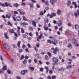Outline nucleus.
I'll return each instance as SVG.
<instances>
[{"label":"nucleus","mask_w":79,"mask_h":79,"mask_svg":"<svg viewBox=\"0 0 79 79\" xmlns=\"http://www.w3.org/2000/svg\"><path fill=\"white\" fill-rule=\"evenodd\" d=\"M4 47L5 48L6 50V51H8L9 50V49H10V48L8 45L6 43H5L3 44Z\"/></svg>","instance_id":"obj_1"},{"label":"nucleus","mask_w":79,"mask_h":79,"mask_svg":"<svg viewBox=\"0 0 79 79\" xmlns=\"http://www.w3.org/2000/svg\"><path fill=\"white\" fill-rule=\"evenodd\" d=\"M73 39L72 40V42L73 43H74L75 44H76V40L77 39V36L76 35H74L73 36Z\"/></svg>","instance_id":"obj_2"},{"label":"nucleus","mask_w":79,"mask_h":79,"mask_svg":"<svg viewBox=\"0 0 79 79\" xmlns=\"http://www.w3.org/2000/svg\"><path fill=\"white\" fill-rule=\"evenodd\" d=\"M58 21L57 23V24L58 26H61V24H62V21L60 19H58Z\"/></svg>","instance_id":"obj_3"},{"label":"nucleus","mask_w":79,"mask_h":79,"mask_svg":"<svg viewBox=\"0 0 79 79\" xmlns=\"http://www.w3.org/2000/svg\"><path fill=\"white\" fill-rule=\"evenodd\" d=\"M52 43L53 44H54V45H56V43H58V41L56 40L55 39H53L52 41Z\"/></svg>","instance_id":"obj_4"},{"label":"nucleus","mask_w":79,"mask_h":79,"mask_svg":"<svg viewBox=\"0 0 79 79\" xmlns=\"http://www.w3.org/2000/svg\"><path fill=\"white\" fill-rule=\"evenodd\" d=\"M27 73V70H23L21 72V74L22 75H24Z\"/></svg>","instance_id":"obj_5"},{"label":"nucleus","mask_w":79,"mask_h":79,"mask_svg":"<svg viewBox=\"0 0 79 79\" xmlns=\"http://www.w3.org/2000/svg\"><path fill=\"white\" fill-rule=\"evenodd\" d=\"M52 60L53 62L55 63H57V62L58 61V59H57L56 58H55V57H53Z\"/></svg>","instance_id":"obj_6"},{"label":"nucleus","mask_w":79,"mask_h":79,"mask_svg":"<svg viewBox=\"0 0 79 79\" xmlns=\"http://www.w3.org/2000/svg\"><path fill=\"white\" fill-rule=\"evenodd\" d=\"M28 25V23H27L23 22L22 23H21V26H23L24 27H25L26 26Z\"/></svg>","instance_id":"obj_7"},{"label":"nucleus","mask_w":79,"mask_h":79,"mask_svg":"<svg viewBox=\"0 0 79 79\" xmlns=\"http://www.w3.org/2000/svg\"><path fill=\"white\" fill-rule=\"evenodd\" d=\"M16 19L17 21H21V17L19 16H17L16 17Z\"/></svg>","instance_id":"obj_8"},{"label":"nucleus","mask_w":79,"mask_h":79,"mask_svg":"<svg viewBox=\"0 0 79 79\" xmlns=\"http://www.w3.org/2000/svg\"><path fill=\"white\" fill-rule=\"evenodd\" d=\"M4 34L5 36V38H6V39H9V37H8V35H8V33L6 32L4 33Z\"/></svg>","instance_id":"obj_9"},{"label":"nucleus","mask_w":79,"mask_h":79,"mask_svg":"<svg viewBox=\"0 0 79 79\" xmlns=\"http://www.w3.org/2000/svg\"><path fill=\"white\" fill-rule=\"evenodd\" d=\"M59 50L58 49V48H55L54 51H53V53L55 54H56V52H59Z\"/></svg>","instance_id":"obj_10"},{"label":"nucleus","mask_w":79,"mask_h":79,"mask_svg":"<svg viewBox=\"0 0 79 79\" xmlns=\"http://www.w3.org/2000/svg\"><path fill=\"white\" fill-rule=\"evenodd\" d=\"M71 1L70 0H68L67 2V5L68 6H69L70 5H71Z\"/></svg>","instance_id":"obj_11"},{"label":"nucleus","mask_w":79,"mask_h":79,"mask_svg":"<svg viewBox=\"0 0 79 79\" xmlns=\"http://www.w3.org/2000/svg\"><path fill=\"white\" fill-rule=\"evenodd\" d=\"M50 3L52 5H55V2L53 0H50Z\"/></svg>","instance_id":"obj_12"},{"label":"nucleus","mask_w":79,"mask_h":79,"mask_svg":"<svg viewBox=\"0 0 79 79\" xmlns=\"http://www.w3.org/2000/svg\"><path fill=\"white\" fill-rule=\"evenodd\" d=\"M23 20H24V21H27V19L26 18V17H25V16H23Z\"/></svg>","instance_id":"obj_13"},{"label":"nucleus","mask_w":79,"mask_h":79,"mask_svg":"<svg viewBox=\"0 0 79 79\" xmlns=\"http://www.w3.org/2000/svg\"><path fill=\"white\" fill-rule=\"evenodd\" d=\"M29 69H30L31 71H34V68L32 67H29Z\"/></svg>","instance_id":"obj_14"},{"label":"nucleus","mask_w":79,"mask_h":79,"mask_svg":"<svg viewBox=\"0 0 79 79\" xmlns=\"http://www.w3.org/2000/svg\"><path fill=\"white\" fill-rule=\"evenodd\" d=\"M72 68H73L72 65H68L67 67V69H71Z\"/></svg>","instance_id":"obj_15"},{"label":"nucleus","mask_w":79,"mask_h":79,"mask_svg":"<svg viewBox=\"0 0 79 79\" xmlns=\"http://www.w3.org/2000/svg\"><path fill=\"white\" fill-rule=\"evenodd\" d=\"M44 69H46V73H48V67L47 66H46L44 67Z\"/></svg>","instance_id":"obj_16"},{"label":"nucleus","mask_w":79,"mask_h":79,"mask_svg":"<svg viewBox=\"0 0 79 79\" xmlns=\"http://www.w3.org/2000/svg\"><path fill=\"white\" fill-rule=\"evenodd\" d=\"M68 48H70V49L72 48V45L71 44L69 43L68 44Z\"/></svg>","instance_id":"obj_17"},{"label":"nucleus","mask_w":79,"mask_h":79,"mask_svg":"<svg viewBox=\"0 0 79 79\" xmlns=\"http://www.w3.org/2000/svg\"><path fill=\"white\" fill-rule=\"evenodd\" d=\"M20 44H21V41H19L17 43V45L19 48H20Z\"/></svg>","instance_id":"obj_18"},{"label":"nucleus","mask_w":79,"mask_h":79,"mask_svg":"<svg viewBox=\"0 0 79 79\" xmlns=\"http://www.w3.org/2000/svg\"><path fill=\"white\" fill-rule=\"evenodd\" d=\"M61 10H57V15H60L61 13Z\"/></svg>","instance_id":"obj_19"},{"label":"nucleus","mask_w":79,"mask_h":79,"mask_svg":"<svg viewBox=\"0 0 79 79\" xmlns=\"http://www.w3.org/2000/svg\"><path fill=\"white\" fill-rule=\"evenodd\" d=\"M30 8H34V4H29Z\"/></svg>","instance_id":"obj_20"},{"label":"nucleus","mask_w":79,"mask_h":79,"mask_svg":"<svg viewBox=\"0 0 79 79\" xmlns=\"http://www.w3.org/2000/svg\"><path fill=\"white\" fill-rule=\"evenodd\" d=\"M44 29L45 31H47L48 29V27L47 26H45L44 27Z\"/></svg>","instance_id":"obj_21"},{"label":"nucleus","mask_w":79,"mask_h":79,"mask_svg":"<svg viewBox=\"0 0 79 79\" xmlns=\"http://www.w3.org/2000/svg\"><path fill=\"white\" fill-rule=\"evenodd\" d=\"M32 25L34 27H35L36 26V24H35V22L34 21H32Z\"/></svg>","instance_id":"obj_22"},{"label":"nucleus","mask_w":79,"mask_h":79,"mask_svg":"<svg viewBox=\"0 0 79 79\" xmlns=\"http://www.w3.org/2000/svg\"><path fill=\"white\" fill-rule=\"evenodd\" d=\"M74 15L75 17H77V16H78V15L77 14V13L76 12H74Z\"/></svg>","instance_id":"obj_23"},{"label":"nucleus","mask_w":79,"mask_h":79,"mask_svg":"<svg viewBox=\"0 0 79 79\" xmlns=\"http://www.w3.org/2000/svg\"><path fill=\"white\" fill-rule=\"evenodd\" d=\"M44 21L45 23H48V19L47 18H46L44 19Z\"/></svg>","instance_id":"obj_24"},{"label":"nucleus","mask_w":79,"mask_h":79,"mask_svg":"<svg viewBox=\"0 0 79 79\" xmlns=\"http://www.w3.org/2000/svg\"><path fill=\"white\" fill-rule=\"evenodd\" d=\"M9 31L11 33H14V30L13 29H10Z\"/></svg>","instance_id":"obj_25"},{"label":"nucleus","mask_w":79,"mask_h":79,"mask_svg":"<svg viewBox=\"0 0 79 79\" xmlns=\"http://www.w3.org/2000/svg\"><path fill=\"white\" fill-rule=\"evenodd\" d=\"M75 27L76 29H78L79 28V26H78V25H75Z\"/></svg>","instance_id":"obj_26"},{"label":"nucleus","mask_w":79,"mask_h":79,"mask_svg":"<svg viewBox=\"0 0 79 79\" xmlns=\"http://www.w3.org/2000/svg\"><path fill=\"white\" fill-rule=\"evenodd\" d=\"M23 35L24 38H25L26 39L27 38V36L26 35Z\"/></svg>","instance_id":"obj_27"},{"label":"nucleus","mask_w":79,"mask_h":79,"mask_svg":"<svg viewBox=\"0 0 79 79\" xmlns=\"http://www.w3.org/2000/svg\"><path fill=\"white\" fill-rule=\"evenodd\" d=\"M10 26H12V24H11V23H10V22L9 21L7 23Z\"/></svg>","instance_id":"obj_28"},{"label":"nucleus","mask_w":79,"mask_h":79,"mask_svg":"<svg viewBox=\"0 0 79 79\" xmlns=\"http://www.w3.org/2000/svg\"><path fill=\"white\" fill-rule=\"evenodd\" d=\"M45 58L46 60H48L49 59V58H48V56L47 55H46L45 56Z\"/></svg>","instance_id":"obj_29"},{"label":"nucleus","mask_w":79,"mask_h":79,"mask_svg":"<svg viewBox=\"0 0 79 79\" xmlns=\"http://www.w3.org/2000/svg\"><path fill=\"white\" fill-rule=\"evenodd\" d=\"M45 3L46 5H47V6H48L49 5V3H48V0H46L45 1Z\"/></svg>","instance_id":"obj_30"},{"label":"nucleus","mask_w":79,"mask_h":79,"mask_svg":"<svg viewBox=\"0 0 79 79\" xmlns=\"http://www.w3.org/2000/svg\"><path fill=\"white\" fill-rule=\"evenodd\" d=\"M30 31H33V30L34 29V28L33 27H30L29 28Z\"/></svg>","instance_id":"obj_31"},{"label":"nucleus","mask_w":79,"mask_h":79,"mask_svg":"<svg viewBox=\"0 0 79 79\" xmlns=\"http://www.w3.org/2000/svg\"><path fill=\"white\" fill-rule=\"evenodd\" d=\"M40 35H39V39H41V37H42L43 36V35H42V34H40Z\"/></svg>","instance_id":"obj_32"},{"label":"nucleus","mask_w":79,"mask_h":79,"mask_svg":"<svg viewBox=\"0 0 79 79\" xmlns=\"http://www.w3.org/2000/svg\"><path fill=\"white\" fill-rule=\"evenodd\" d=\"M8 6H9V7H10V8H12V6H11V4L10 3H8Z\"/></svg>","instance_id":"obj_33"},{"label":"nucleus","mask_w":79,"mask_h":79,"mask_svg":"<svg viewBox=\"0 0 79 79\" xmlns=\"http://www.w3.org/2000/svg\"><path fill=\"white\" fill-rule=\"evenodd\" d=\"M20 14L21 15H25V13L23 12H20Z\"/></svg>","instance_id":"obj_34"},{"label":"nucleus","mask_w":79,"mask_h":79,"mask_svg":"<svg viewBox=\"0 0 79 79\" xmlns=\"http://www.w3.org/2000/svg\"><path fill=\"white\" fill-rule=\"evenodd\" d=\"M37 47H39L40 46V44L39 43H37L36 44Z\"/></svg>","instance_id":"obj_35"},{"label":"nucleus","mask_w":79,"mask_h":79,"mask_svg":"<svg viewBox=\"0 0 79 79\" xmlns=\"http://www.w3.org/2000/svg\"><path fill=\"white\" fill-rule=\"evenodd\" d=\"M24 58V56L23 55H22L20 57V60H21L23 59Z\"/></svg>","instance_id":"obj_36"},{"label":"nucleus","mask_w":79,"mask_h":79,"mask_svg":"<svg viewBox=\"0 0 79 79\" xmlns=\"http://www.w3.org/2000/svg\"><path fill=\"white\" fill-rule=\"evenodd\" d=\"M3 69L4 71L6 69V67L4 66L3 67Z\"/></svg>","instance_id":"obj_37"},{"label":"nucleus","mask_w":79,"mask_h":79,"mask_svg":"<svg viewBox=\"0 0 79 79\" xmlns=\"http://www.w3.org/2000/svg\"><path fill=\"white\" fill-rule=\"evenodd\" d=\"M21 32L22 33H24V29H23V28H21Z\"/></svg>","instance_id":"obj_38"},{"label":"nucleus","mask_w":79,"mask_h":79,"mask_svg":"<svg viewBox=\"0 0 79 79\" xmlns=\"http://www.w3.org/2000/svg\"><path fill=\"white\" fill-rule=\"evenodd\" d=\"M48 54L49 56H52L51 53H50V52H48Z\"/></svg>","instance_id":"obj_39"},{"label":"nucleus","mask_w":79,"mask_h":79,"mask_svg":"<svg viewBox=\"0 0 79 79\" xmlns=\"http://www.w3.org/2000/svg\"><path fill=\"white\" fill-rule=\"evenodd\" d=\"M15 6H16V7H17L18 6H19V4H18L16 3L15 4Z\"/></svg>","instance_id":"obj_40"},{"label":"nucleus","mask_w":79,"mask_h":79,"mask_svg":"<svg viewBox=\"0 0 79 79\" xmlns=\"http://www.w3.org/2000/svg\"><path fill=\"white\" fill-rule=\"evenodd\" d=\"M59 71H64V68H63L62 67H61L59 69Z\"/></svg>","instance_id":"obj_41"},{"label":"nucleus","mask_w":79,"mask_h":79,"mask_svg":"<svg viewBox=\"0 0 79 79\" xmlns=\"http://www.w3.org/2000/svg\"><path fill=\"white\" fill-rule=\"evenodd\" d=\"M69 31H67L65 32V34L66 35H67L68 34H69Z\"/></svg>","instance_id":"obj_42"},{"label":"nucleus","mask_w":79,"mask_h":79,"mask_svg":"<svg viewBox=\"0 0 79 79\" xmlns=\"http://www.w3.org/2000/svg\"><path fill=\"white\" fill-rule=\"evenodd\" d=\"M23 64H25V63H27V60H24L23 61Z\"/></svg>","instance_id":"obj_43"},{"label":"nucleus","mask_w":79,"mask_h":79,"mask_svg":"<svg viewBox=\"0 0 79 79\" xmlns=\"http://www.w3.org/2000/svg\"><path fill=\"white\" fill-rule=\"evenodd\" d=\"M12 18L14 21H16V18H15L13 17H12Z\"/></svg>","instance_id":"obj_44"},{"label":"nucleus","mask_w":79,"mask_h":79,"mask_svg":"<svg viewBox=\"0 0 79 79\" xmlns=\"http://www.w3.org/2000/svg\"><path fill=\"white\" fill-rule=\"evenodd\" d=\"M14 13L15 15H17V14H18V12H17V11H14Z\"/></svg>","instance_id":"obj_45"},{"label":"nucleus","mask_w":79,"mask_h":79,"mask_svg":"<svg viewBox=\"0 0 79 79\" xmlns=\"http://www.w3.org/2000/svg\"><path fill=\"white\" fill-rule=\"evenodd\" d=\"M52 16H56V14L55 13H52Z\"/></svg>","instance_id":"obj_46"},{"label":"nucleus","mask_w":79,"mask_h":79,"mask_svg":"<svg viewBox=\"0 0 79 79\" xmlns=\"http://www.w3.org/2000/svg\"><path fill=\"white\" fill-rule=\"evenodd\" d=\"M25 47H26V46L24 44L23 45L22 47V48H23V49L25 48Z\"/></svg>","instance_id":"obj_47"},{"label":"nucleus","mask_w":79,"mask_h":79,"mask_svg":"<svg viewBox=\"0 0 79 79\" xmlns=\"http://www.w3.org/2000/svg\"><path fill=\"white\" fill-rule=\"evenodd\" d=\"M68 26H69V27H71V25L70 23H68Z\"/></svg>","instance_id":"obj_48"},{"label":"nucleus","mask_w":79,"mask_h":79,"mask_svg":"<svg viewBox=\"0 0 79 79\" xmlns=\"http://www.w3.org/2000/svg\"><path fill=\"white\" fill-rule=\"evenodd\" d=\"M17 33L18 35H20V33H19V31L17 30Z\"/></svg>","instance_id":"obj_49"},{"label":"nucleus","mask_w":79,"mask_h":79,"mask_svg":"<svg viewBox=\"0 0 79 79\" xmlns=\"http://www.w3.org/2000/svg\"><path fill=\"white\" fill-rule=\"evenodd\" d=\"M5 4L6 6H8V4L6 2H5Z\"/></svg>","instance_id":"obj_50"},{"label":"nucleus","mask_w":79,"mask_h":79,"mask_svg":"<svg viewBox=\"0 0 79 79\" xmlns=\"http://www.w3.org/2000/svg\"><path fill=\"white\" fill-rule=\"evenodd\" d=\"M49 17L50 18H52L53 17L52 14L50 15H49Z\"/></svg>","instance_id":"obj_51"},{"label":"nucleus","mask_w":79,"mask_h":79,"mask_svg":"<svg viewBox=\"0 0 79 79\" xmlns=\"http://www.w3.org/2000/svg\"><path fill=\"white\" fill-rule=\"evenodd\" d=\"M7 72H8V74H10V73H11V72H10V70L9 69H8L7 70Z\"/></svg>","instance_id":"obj_52"},{"label":"nucleus","mask_w":79,"mask_h":79,"mask_svg":"<svg viewBox=\"0 0 79 79\" xmlns=\"http://www.w3.org/2000/svg\"><path fill=\"white\" fill-rule=\"evenodd\" d=\"M21 5H22V6H25V5H26V3H22L21 4Z\"/></svg>","instance_id":"obj_53"},{"label":"nucleus","mask_w":79,"mask_h":79,"mask_svg":"<svg viewBox=\"0 0 79 79\" xmlns=\"http://www.w3.org/2000/svg\"><path fill=\"white\" fill-rule=\"evenodd\" d=\"M49 72L50 74H52L53 73V72L52 70H49Z\"/></svg>","instance_id":"obj_54"},{"label":"nucleus","mask_w":79,"mask_h":79,"mask_svg":"<svg viewBox=\"0 0 79 79\" xmlns=\"http://www.w3.org/2000/svg\"><path fill=\"white\" fill-rule=\"evenodd\" d=\"M35 50L36 51V52H37L38 51V49H36V47H35L34 48Z\"/></svg>","instance_id":"obj_55"},{"label":"nucleus","mask_w":79,"mask_h":79,"mask_svg":"<svg viewBox=\"0 0 79 79\" xmlns=\"http://www.w3.org/2000/svg\"><path fill=\"white\" fill-rule=\"evenodd\" d=\"M34 61L35 63H37V59H34Z\"/></svg>","instance_id":"obj_56"},{"label":"nucleus","mask_w":79,"mask_h":79,"mask_svg":"<svg viewBox=\"0 0 79 79\" xmlns=\"http://www.w3.org/2000/svg\"><path fill=\"white\" fill-rule=\"evenodd\" d=\"M31 1L33 3H36V1L34 0H31Z\"/></svg>","instance_id":"obj_57"},{"label":"nucleus","mask_w":79,"mask_h":79,"mask_svg":"<svg viewBox=\"0 0 79 79\" xmlns=\"http://www.w3.org/2000/svg\"><path fill=\"white\" fill-rule=\"evenodd\" d=\"M27 46H28V47H29V48H31V45H30V44L28 43L27 44Z\"/></svg>","instance_id":"obj_58"},{"label":"nucleus","mask_w":79,"mask_h":79,"mask_svg":"<svg viewBox=\"0 0 79 79\" xmlns=\"http://www.w3.org/2000/svg\"><path fill=\"white\" fill-rule=\"evenodd\" d=\"M45 10H49V7H46L45 8Z\"/></svg>","instance_id":"obj_59"},{"label":"nucleus","mask_w":79,"mask_h":79,"mask_svg":"<svg viewBox=\"0 0 79 79\" xmlns=\"http://www.w3.org/2000/svg\"><path fill=\"white\" fill-rule=\"evenodd\" d=\"M48 43H49V44H52V42H51V41H50V40H48Z\"/></svg>","instance_id":"obj_60"},{"label":"nucleus","mask_w":79,"mask_h":79,"mask_svg":"<svg viewBox=\"0 0 79 79\" xmlns=\"http://www.w3.org/2000/svg\"><path fill=\"white\" fill-rule=\"evenodd\" d=\"M16 79H21V78L20 77H19L17 76L16 77Z\"/></svg>","instance_id":"obj_61"},{"label":"nucleus","mask_w":79,"mask_h":79,"mask_svg":"<svg viewBox=\"0 0 79 79\" xmlns=\"http://www.w3.org/2000/svg\"><path fill=\"white\" fill-rule=\"evenodd\" d=\"M31 60H28V63H31Z\"/></svg>","instance_id":"obj_62"},{"label":"nucleus","mask_w":79,"mask_h":79,"mask_svg":"<svg viewBox=\"0 0 79 79\" xmlns=\"http://www.w3.org/2000/svg\"><path fill=\"white\" fill-rule=\"evenodd\" d=\"M77 14H78V15H79V10H77Z\"/></svg>","instance_id":"obj_63"},{"label":"nucleus","mask_w":79,"mask_h":79,"mask_svg":"<svg viewBox=\"0 0 79 79\" xmlns=\"http://www.w3.org/2000/svg\"><path fill=\"white\" fill-rule=\"evenodd\" d=\"M55 78H56V77H55L54 76H53L52 77V79H55Z\"/></svg>","instance_id":"obj_64"}]
</instances>
